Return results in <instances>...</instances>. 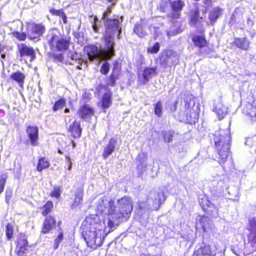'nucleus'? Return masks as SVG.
I'll return each mask as SVG.
<instances>
[{
	"instance_id": "49530a36",
	"label": "nucleus",
	"mask_w": 256,
	"mask_h": 256,
	"mask_svg": "<svg viewBox=\"0 0 256 256\" xmlns=\"http://www.w3.org/2000/svg\"><path fill=\"white\" fill-rule=\"evenodd\" d=\"M110 69V65L108 62H104L102 66L100 72L103 74H106Z\"/></svg>"
},
{
	"instance_id": "c9c22d12",
	"label": "nucleus",
	"mask_w": 256,
	"mask_h": 256,
	"mask_svg": "<svg viewBox=\"0 0 256 256\" xmlns=\"http://www.w3.org/2000/svg\"><path fill=\"white\" fill-rule=\"evenodd\" d=\"M89 21L92 24V28L94 31L96 32H98L99 31L98 26L96 24V22L98 21V18L95 16H90L89 17Z\"/></svg>"
},
{
	"instance_id": "58836bf2",
	"label": "nucleus",
	"mask_w": 256,
	"mask_h": 256,
	"mask_svg": "<svg viewBox=\"0 0 256 256\" xmlns=\"http://www.w3.org/2000/svg\"><path fill=\"white\" fill-rule=\"evenodd\" d=\"M61 195V190L59 186H54L53 190L50 194V196L52 198H59Z\"/></svg>"
},
{
	"instance_id": "39448f33",
	"label": "nucleus",
	"mask_w": 256,
	"mask_h": 256,
	"mask_svg": "<svg viewBox=\"0 0 256 256\" xmlns=\"http://www.w3.org/2000/svg\"><path fill=\"white\" fill-rule=\"evenodd\" d=\"M50 50L52 52L54 62L59 64L64 60V38L53 34L48 42Z\"/></svg>"
},
{
	"instance_id": "5701e85b",
	"label": "nucleus",
	"mask_w": 256,
	"mask_h": 256,
	"mask_svg": "<svg viewBox=\"0 0 256 256\" xmlns=\"http://www.w3.org/2000/svg\"><path fill=\"white\" fill-rule=\"evenodd\" d=\"M192 256H214L212 254L210 247L204 246L196 250Z\"/></svg>"
},
{
	"instance_id": "a18cd8bd",
	"label": "nucleus",
	"mask_w": 256,
	"mask_h": 256,
	"mask_svg": "<svg viewBox=\"0 0 256 256\" xmlns=\"http://www.w3.org/2000/svg\"><path fill=\"white\" fill-rule=\"evenodd\" d=\"M160 50V44L156 42L152 46L148 48V52L150 54H156Z\"/></svg>"
},
{
	"instance_id": "6e6d98bb",
	"label": "nucleus",
	"mask_w": 256,
	"mask_h": 256,
	"mask_svg": "<svg viewBox=\"0 0 256 256\" xmlns=\"http://www.w3.org/2000/svg\"><path fill=\"white\" fill-rule=\"evenodd\" d=\"M184 102H186V104H185L186 108L188 109L190 107V106H191L190 102H188V99L186 100H185Z\"/></svg>"
},
{
	"instance_id": "c85d7f7f",
	"label": "nucleus",
	"mask_w": 256,
	"mask_h": 256,
	"mask_svg": "<svg viewBox=\"0 0 256 256\" xmlns=\"http://www.w3.org/2000/svg\"><path fill=\"white\" fill-rule=\"evenodd\" d=\"M82 196L83 190L82 189L78 190L75 194L74 202L72 206V208H74L78 206L82 202Z\"/></svg>"
},
{
	"instance_id": "6ab92c4d",
	"label": "nucleus",
	"mask_w": 256,
	"mask_h": 256,
	"mask_svg": "<svg viewBox=\"0 0 256 256\" xmlns=\"http://www.w3.org/2000/svg\"><path fill=\"white\" fill-rule=\"evenodd\" d=\"M68 130L74 138H80L82 134V128H80V122H74L72 125L70 126Z\"/></svg>"
},
{
	"instance_id": "4468645a",
	"label": "nucleus",
	"mask_w": 256,
	"mask_h": 256,
	"mask_svg": "<svg viewBox=\"0 0 256 256\" xmlns=\"http://www.w3.org/2000/svg\"><path fill=\"white\" fill-rule=\"evenodd\" d=\"M213 110L217 114L219 119H222L226 116L228 108L223 104L222 100L218 99L214 102Z\"/></svg>"
},
{
	"instance_id": "5fc2aeb1",
	"label": "nucleus",
	"mask_w": 256,
	"mask_h": 256,
	"mask_svg": "<svg viewBox=\"0 0 256 256\" xmlns=\"http://www.w3.org/2000/svg\"><path fill=\"white\" fill-rule=\"evenodd\" d=\"M232 251H233L234 253L236 256H241V254L242 252V249H240V250H236V248H234L232 249Z\"/></svg>"
},
{
	"instance_id": "052dcab7",
	"label": "nucleus",
	"mask_w": 256,
	"mask_h": 256,
	"mask_svg": "<svg viewBox=\"0 0 256 256\" xmlns=\"http://www.w3.org/2000/svg\"><path fill=\"white\" fill-rule=\"evenodd\" d=\"M58 152L60 154H62V152L60 150H58Z\"/></svg>"
},
{
	"instance_id": "603ef678",
	"label": "nucleus",
	"mask_w": 256,
	"mask_h": 256,
	"mask_svg": "<svg viewBox=\"0 0 256 256\" xmlns=\"http://www.w3.org/2000/svg\"><path fill=\"white\" fill-rule=\"evenodd\" d=\"M65 162H66L68 164V169L70 170L72 167V162L70 160V158L65 156Z\"/></svg>"
},
{
	"instance_id": "79ce46f5",
	"label": "nucleus",
	"mask_w": 256,
	"mask_h": 256,
	"mask_svg": "<svg viewBox=\"0 0 256 256\" xmlns=\"http://www.w3.org/2000/svg\"><path fill=\"white\" fill-rule=\"evenodd\" d=\"M207 220L206 217L199 216L196 218V228H202L205 230V226L203 224V222H205Z\"/></svg>"
},
{
	"instance_id": "f8f14e48",
	"label": "nucleus",
	"mask_w": 256,
	"mask_h": 256,
	"mask_svg": "<svg viewBox=\"0 0 256 256\" xmlns=\"http://www.w3.org/2000/svg\"><path fill=\"white\" fill-rule=\"evenodd\" d=\"M56 220L54 216L49 215L48 216L44 217L40 233L42 234L49 233L56 228Z\"/></svg>"
},
{
	"instance_id": "2eb2a0df",
	"label": "nucleus",
	"mask_w": 256,
	"mask_h": 256,
	"mask_svg": "<svg viewBox=\"0 0 256 256\" xmlns=\"http://www.w3.org/2000/svg\"><path fill=\"white\" fill-rule=\"evenodd\" d=\"M10 78L13 81L16 82L20 87L22 88L24 87V80L26 78L25 74L24 73L17 70L12 73Z\"/></svg>"
},
{
	"instance_id": "f257e3e1",
	"label": "nucleus",
	"mask_w": 256,
	"mask_h": 256,
	"mask_svg": "<svg viewBox=\"0 0 256 256\" xmlns=\"http://www.w3.org/2000/svg\"><path fill=\"white\" fill-rule=\"evenodd\" d=\"M96 210L106 215L108 226L112 228L122 220L129 218L132 210V201L128 196L118 199L116 202L111 198L103 196L100 198L96 204Z\"/></svg>"
},
{
	"instance_id": "bb28decb",
	"label": "nucleus",
	"mask_w": 256,
	"mask_h": 256,
	"mask_svg": "<svg viewBox=\"0 0 256 256\" xmlns=\"http://www.w3.org/2000/svg\"><path fill=\"white\" fill-rule=\"evenodd\" d=\"M50 166L48 160L44 157H42L38 158L36 166V170L41 172L42 170L48 168Z\"/></svg>"
},
{
	"instance_id": "473e14b6",
	"label": "nucleus",
	"mask_w": 256,
	"mask_h": 256,
	"mask_svg": "<svg viewBox=\"0 0 256 256\" xmlns=\"http://www.w3.org/2000/svg\"><path fill=\"white\" fill-rule=\"evenodd\" d=\"M184 6V2L180 0L174 1L171 4L173 10L176 12H180Z\"/></svg>"
},
{
	"instance_id": "864d4df0",
	"label": "nucleus",
	"mask_w": 256,
	"mask_h": 256,
	"mask_svg": "<svg viewBox=\"0 0 256 256\" xmlns=\"http://www.w3.org/2000/svg\"><path fill=\"white\" fill-rule=\"evenodd\" d=\"M190 117L192 118L190 120L191 122H194L196 120L198 119V114L196 113H194L190 115Z\"/></svg>"
},
{
	"instance_id": "cd10ccee",
	"label": "nucleus",
	"mask_w": 256,
	"mask_h": 256,
	"mask_svg": "<svg viewBox=\"0 0 256 256\" xmlns=\"http://www.w3.org/2000/svg\"><path fill=\"white\" fill-rule=\"evenodd\" d=\"M192 41L196 46L200 48L204 47L207 44L204 36L202 35L194 36Z\"/></svg>"
},
{
	"instance_id": "a878e982",
	"label": "nucleus",
	"mask_w": 256,
	"mask_h": 256,
	"mask_svg": "<svg viewBox=\"0 0 256 256\" xmlns=\"http://www.w3.org/2000/svg\"><path fill=\"white\" fill-rule=\"evenodd\" d=\"M181 31L179 22H172L170 30L167 31V34L168 36H173L180 33Z\"/></svg>"
},
{
	"instance_id": "69168bd1",
	"label": "nucleus",
	"mask_w": 256,
	"mask_h": 256,
	"mask_svg": "<svg viewBox=\"0 0 256 256\" xmlns=\"http://www.w3.org/2000/svg\"><path fill=\"white\" fill-rule=\"evenodd\" d=\"M122 16H121V18H120L121 22H122Z\"/></svg>"
},
{
	"instance_id": "20e7f679",
	"label": "nucleus",
	"mask_w": 256,
	"mask_h": 256,
	"mask_svg": "<svg viewBox=\"0 0 256 256\" xmlns=\"http://www.w3.org/2000/svg\"><path fill=\"white\" fill-rule=\"evenodd\" d=\"M215 146L220 158V163H224L227 160L230 147V136L228 130H220L214 140Z\"/></svg>"
},
{
	"instance_id": "0eeeda50",
	"label": "nucleus",
	"mask_w": 256,
	"mask_h": 256,
	"mask_svg": "<svg viewBox=\"0 0 256 256\" xmlns=\"http://www.w3.org/2000/svg\"><path fill=\"white\" fill-rule=\"evenodd\" d=\"M250 233L248 234V242H244V248L246 252L250 253L256 250V218H251L249 220Z\"/></svg>"
},
{
	"instance_id": "dca6fc26",
	"label": "nucleus",
	"mask_w": 256,
	"mask_h": 256,
	"mask_svg": "<svg viewBox=\"0 0 256 256\" xmlns=\"http://www.w3.org/2000/svg\"><path fill=\"white\" fill-rule=\"evenodd\" d=\"M117 143L116 139L112 138L110 139L108 144L104 148L102 156L106 159L114 151Z\"/></svg>"
},
{
	"instance_id": "f03ea898",
	"label": "nucleus",
	"mask_w": 256,
	"mask_h": 256,
	"mask_svg": "<svg viewBox=\"0 0 256 256\" xmlns=\"http://www.w3.org/2000/svg\"><path fill=\"white\" fill-rule=\"evenodd\" d=\"M118 23V22L114 20L106 21L104 37L106 45L104 48H98L97 46L94 44H89L84 46V50L90 61L96 60L100 62L102 60L110 59L114 55V36L118 34L119 38L120 34Z\"/></svg>"
},
{
	"instance_id": "ea45409f",
	"label": "nucleus",
	"mask_w": 256,
	"mask_h": 256,
	"mask_svg": "<svg viewBox=\"0 0 256 256\" xmlns=\"http://www.w3.org/2000/svg\"><path fill=\"white\" fill-rule=\"evenodd\" d=\"M154 113L158 117L162 116V105L160 101L157 102L154 105Z\"/></svg>"
},
{
	"instance_id": "37998d69",
	"label": "nucleus",
	"mask_w": 256,
	"mask_h": 256,
	"mask_svg": "<svg viewBox=\"0 0 256 256\" xmlns=\"http://www.w3.org/2000/svg\"><path fill=\"white\" fill-rule=\"evenodd\" d=\"M50 12L53 16H60L64 20V12L62 9L56 10L54 8H51L50 9Z\"/></svg>"
},
{
	"instance_id": "aec40b11",
	"label": "nucleus",
	"mask_w": 256,
	"mask_h": 256,
	"mask_svg": "<svg viewBox=\"0 0 256 256\" xmlns=\"http://www.w3.org/2000/svg\"><path fill=\"white\" fill-rule=\"evenodd\" d=\"M244 113L252 118V122L256 121V106H254L252 104H248L245 108L243 110Z\"/></svg>"
},
{
	"instance_id": "a19ab883",
	"label": "nucleus",
	"mask_w": 256,
	"mask_h": 256,
	"mask_svg": "<svg viewBox=\"0 0 256 256\" xmlns=\"http://www.w3.org/2000/svg\"><path fill=\"white\" fill-rule=\"evenodd\" d=\"M200 20L199 12L198 10H195L190 16V24L195 25Z\"/></svg>"
},
{
	"instance_id": "338daca9",
	"label": "nucleus",
	"mask_w": 256,
	"mask_h": 256,
	"mask_svg": "<svg viewBox=\"0 0 256 256\" xmlns=\"http://www.w3.org/2000/svg\"><path fill=\"white\" fill-rule=\"evenodd\" d=\"M66 16H65V21H64V22H65V23L66 22Z\"/></svg>"
},
{
	"instance_id": "de8ad7c7",
	"label": "nucleus",
	"mask_w": 256,
	"mask_h": 256,
	"mask_svg": "<svg viewBox=\"0 0 256 256\" xmlns=\"http://www.w3.org/2000/svg\"><path fill=\"white\" fill-rule=\"evenodd\" d=\"M174 132L172 131H166L163 132V136L164 141L167 142H170L172 140V137Z\"/></svg>"
},
{
	"instance_id": "1a4fd4ad",
	"label": "nucleus",
	"mask_w": 256,
	"mask_h": 256,
	"mask_svg": "<svg viewBox=\"0 0 256 256\" xmlns=\"http://www.w3.org/2000/svg\"><path fill=\"white\" fill-rule=\"evenodd\" d=\"M26 26L28 36L31 40L38 39L46 30L44 26L42 23L28 22L26 24Z\"/></svg>"
},
{
	"instance_id": "8fccbe9b",
	"label": "nucleus",
	"mask_w": 256,
	"mask_h": 256,
	"mask_svg": "<svg viewBox=\"0 0 256 256\" xmlns=\"http://www.w3.org/2000/svg\"><path fill=\"white\" fill-rule=\"evenodd\" d=\"M63 239V234L62 232H60L54 240V244L55 246L54 247V249H56L58 248L59 244L62 241Z\"/></svg>"
},
{
	"instance_id": "4be33fe9",
	"label": "nucleus",
	"mask_w": 256,
	"mask_h": 256,
	"mask_svg": "<svg viewBox=\"0 0 256 256\" xmlns=\"http://www.w3.org/2000/svg\"><path fill=\"white\" fill-rule=\"evenodd\" d=\"M112 93L108 92L104 94L102 98V106L103 109L109 108L112 104Z\"/></svg>"
},
{
	"instance_id": "a211bd4d",
	"label": "nucleus",
	"mask_w": 256,
	"mask_h": 256,
	"mask_svg": "<svg viewBox=\"0 0 256 256\" xmlns=\"http://www.w3.org/2000/svg\"><path fill=\"white\" fill-rule=\"evenodd\" d=\"M222 9L220 8L216 7L213 8L209 14L208 20L210 21L208 24L213 25L222 14Z\"/></svg>"
},
{
	"instance_id": "c03bdc74",
	"label": "nucleus",
	"mask_w": 256,
	"mask_h": 256,
	"mask_svg": "<svg viewBox=\"0 0 256 256\" xmlns=\"http://www.w3.org/2000/svg\"><path fill=\"white\" fill-rule=\"evenodd\" d=\"M110 12H111V8H108V10H106V12H104L103 13L102 19L105 20V22H104V26H106V21H107L108 20H112V19H109V18H107L108 14H110ZM113 20H118V27L120 28V32H122V28H121V26H120V22L119 20L116 19V18H114Z\"/></svg>"
},
{
	"instance_id": "2f4dec72",
	"label": "nucleus",
	"mask_w": 256,
	"mask_h": 256,
	"mask_svg": "<svg viewBox=\"0 0 256 256\" xmlns=\"http://www.w3.org/2000/svg\"><path fill=\"white\" fill-rule=\"evenodd\" d=\"M6 236L8 240H10L14 236L13 226L10 223H8L6 226Z\"/></svg>"
},
{
	"instance_id": "412c9836",
	"label": "nucleus",
	"mask_w": 256,
	"mask_h": 256,
	"mask_svg": "<svg viewBox=\"0 0 256 256\" xmlns=\"http://www.w3.org/2000/svg\"><path fill=\"white\" fill-rule=\"evenodd\" d=\"M54 208L53 202L49 200L47 201L40 208L41 214L44 216H48Z\"/></svg>"
},
{
	"instance_id": "4d7b16f0",
	"label": "nucleus",
	"mask_w": 256,
	"mask_h": 256,
	"mask_svg": "<svg viewBox=\"0 0 256 256\" xmlns=\"http://www.w3.org/2000/svg\"><path fill=\"white\" fill-rule=\"evenodd\" d=\"M4 46L1 44L0 42V54H1L4 50Z\"/></svg>"
},
{
	"instance_id": "6e6552de",
	"label": "nucleus",
	"mask_w": 256,
	"mask_h": 256,
	"mask_svg": "<svg viewBox=\"0 0 256 256\" xmlns=\"http://www.w3.org/2000/svg\"><path fill=\"white\" fill-rule=\"evenodd\" d=\"M160 64L164 67H170L179 63L178 54L171 50H166L162 52L160 58Z\"/></svg>"
},
{
	"instance_id": "680f3d73",
	"label": "nucleus",
	"mask_w": 256,
	"mask_h": 256,
	"mask_svg": "<svg viewBox=\"0 0 256 256\" xmlns=\"http://www.w3.org/2000/svg\"><path fill=\"white\" fill-rule=\"evenodd\" d=\"M64 112H65V113H66L67 112H69V110L68 109V108H65Z\"/></svg>"
},
{
	"instance_id": "f3484780",
	"label": "nucleus",
	"mask_w": 256,
	"mask_h": 256,
	"mask_svg": "<svg viewBox=\"0 0 256 256\" xmlns=\"http://www.w3.org/2000/svg\"><path fill=\"white\" fill-rule=\"evenodd\" d=\"M78 116L82 118H86L94 114V110L88 104H84L80 108L78 112Z\"/></svg>"
},
{
	"instance_id": "9b49d317",
	"label": "nucleus",
	"mask_w": 256,
	"mask_h": 256,
	"mask_svg": "<svg viewBox=\"0 0 256 256\" xmlns=\"http://www.w3.org/2000/svg\"><path fill=\"white\" fill-rule=\"evenodd\" d=\"M26 132L28 138V142L32 146H38V128L36 126L30 125L26 128Z\"/></svg>"
},
{
	"instance_id": "7ed1b4c3",
	"label": "nucleus",
	"mask_w": 256,
	"mask_h": 256,
	"mask_svg": "<svg viewBox=\"0 0 256 256\" xmlns=\"http://www.w3.org/2000/svg\"><path fill=\"white\" fill-rule=\"evenodd\" d=\"M80 230L88 246L95 249L104 240V226L97 218L88 217L82 222Z\"/></svg>"
},
{
	"instance_id": "7c9ffc66",
	"label": "nucleus",
	"mask_w": 256,
	"mask_h": 256,
	"mask_svg": "<svg viewBox=\"0 0 256 256\" xmlns=\"http://www.w3.org/2000/svg\"><path fill=\"white\" fill-rule=\"evenodd\" d=\"M200 204L203 209L206 210L208 208L214 206V205L210 201L208 198L204 196L200 200Z\"/></svg>"
},
{
	"instance_id": "9d476101",
	"label": "nucleus",
	"mask_w": 256,
	"mask_h": 256,
	"mask_svg": "<svg viewBox=\"0 0 256 256\" xmlns=\"http://www.w3.org/2000/svg\"><path fill=\"white\" fill-rule=\"evenodd\" d=\"M17 56L21 60L27 58L29 59L30 62H32L36 58L34 48L26 44L21 43L17 44Z\"/></svg>"
},
{
	"instance_id": "e2e57ef3",
	"label": "nucleus",
	"mask_w": 256,
	"mask_h": 256,
	"mask_svg": "<svg viewBox=\"0 0 256 256\" xmlns=\"http://www.w3.org/2000/svg\"><path fill=\"white\" fill-rule=\"evenodd\" d=\"M64 46H65V50L66 49V41L65 40V45H64Z\"/></svg>"
},
{
	"instance_id": "0e129e2a",
	"label": "nucleus",
	"mask_w": 256,
	"mask_h": 256,
	"mask_svg": "<svg viewBox=\"0 0 256 256\" xmlns=\"http://www.w3.org/2000/svg\"><path fill=\"white\" fill-rule=\"evenodd\" d=\"M108 0V2H112L113 0Z\"/></svg>"
},
{
	"instance_id": "09e8293b",
	"label": "nucleus",
	"mask_w": 256,
	"mask_h": 256,
	"mask_svg": "<svg viewBox=\"0 0 256 256\" xmlns=\"http://www.w3.org/2000/svg\"><path fill=\"white\" fill-rule=\"evenodd\" d=\"M116 78L114 74H111L108 80L107 84L112 86H114L116 82Z\"/></svg>"
},
{
	"instance_id": "13d9d810",
	"label": "nucleus",
	"mask_w": 256,
	"mask_h": 256,
	"mask_svg": "<svg viewBox=\"0 0 256 256\" xmlns=\"http://www.w3.org/2000/svg\"><path fill=\"white\" fill-rule=\"evenodd\" d=\"M1 54V57L2 58H6V55L4 54H2V52L1 54Z\"/></svg>"
},
{
	"instance_id": "393cba45",
	"label": "nucleus",
	"mask_w": 256,
	"mask_h": 256,
	"mask_svg": "<svg viewBox=\"0 0 256 256\" xmlns=\"http://www.w3.org/2000/svg\"><path fill=\"white\" fill-rule=\"evenodd\" d=\"M234 44L238 48L246 50L248 48L250 42L245 38H236L234 40Z\"/></svg>"
},
{
	"instance_id": "b1692460",
	"label": "nucleus",
	"mask_w": 256,
	"mask_h": 256,
	"mask_svg": "<svg viewBox=\"0 0 256 256\" xmlns=\"http://www.w3.org/2000/svg\"><path fill=\"white\" fill-rule=\"evenodd\" d=\"M156 68H146L143 71V78L146 81H148L152 76L156 74Z\"/></svg>"
},
{
	"instance_id": "c756f323",
	"label": "nucleus",
	"mask_w": 256,
	"mask_h": 256,
	"mask_svg": "<svg viewBox=\"0 0 256 256\" xmlns=\"http://www.w3.org/2000/svg\"><path fill=\"white\" fill-rule=\"evenodd\" d=\"M138 160L139 161L140 166L138 165V167L140 168L142 170L146 168V161L148 156L144 152L140 153L138 156Z\"/></svg>"
},
{
	"instance_id": "72a5a7b5",
	"label": "nucleus",
	"mask_w": 256,
	"mask_h": 256,
	"mask_svg": "<svg viewBox=\"0 0 256 256\" xmlns=\"http://www.w3.org/2000/svg\"><path fill=\"white\" fill-rule=\"evenodd\" d=\"M64 106V98L60 97L58 100L55 102L52 108V110L54 112H56L62 109Z\"/></svg>"
},
{
	"instance_id": "423d86ee",
	"label": "nucleus",
	"mask_w": 256,
	"mask_h": 256,
	"mask_svg": "<svg viewBox=\"0 0 256 256\" xmlns=\"http://www.w3.org/2000/svg\"><path fill=\"white\" fill-rule=\"evenodd\" d=\"M14 253L16 256H26L30 252L32 246L30 244L27 236L24 233H20L15 240Z\"/></svg>"
},
{
	"instance_id": "ddd939ff",
	"label": "nucleus",
	"mask_w": 256,
	"mask_h": 256,
	"mask_svg": "<svg viewBox=\"0 0 256 256\" xmlns=\"http://www.w3.org/2000/svg\"><path fill=\"white\" fill-rule=\"evenodd\" d=\"M150 198L153 200V205L155 210L159 209L160 205L164 202L166 197L164 192L162 191H153L150 194Z\"/></svg>"
},
{
	"instance_id": "bf43d9fd",
	"label": "nucleus",
	"mask_w": 256,
	"mask_h": 256,
	"mask_svg": "<svg viewBox=\"0 0 256 256\" xmlns=\"http://www.w3.org/2000/svg\"><path fill=\"white\" fill-rule=\"evenodd\" d=\"M176 103H177V102H176L174 104V107L173 111H175V110H176Z\"/></svg>"
},
{
	"instance_id": "4c0bfd02",
	"label": "nucleus",
	"mask_w": 256,
	"mask_h": 256,
	"mask_svg": "<svg viewBox=\"0 0 256 256\" xmlns=\"http://www.w3.org/2000/svg\"><path fill=\"white\" fill-rule=\"evenodd\" d=\"M8 178V175L6 173L0 175V194L4 190Z\"/></svg>"
},
{
	"instance_id": "3c124183",
	"label": "nucleus",
	"mask_w": 256,
	"mask_h": 256,
	"mask_svg": "<svg viewBox=\"0 0 256 256\" xmlns=\"http://www.w3.org/2000/svg\"><path fill=\"white\" fill-rule=\"evenodd\" d=\"M78 63L80 64V65H78L77 66V68L78 69H82L83 68H86V62H84L82 60H80L78 61Z\"/></svg>"
},
{
	"instance_id": "e433bc0d",
	"label": "nucleus",
	"mask_w": 256,
	"mask_h": 256,
	"mask_svg": "<svg viewBox=\"0 0 256 256\" xmlns=\"http://www.w3.org/2000/svg\"><path fill=\"white\" fill-rule=\"evenodd\" d=\"M12 34L19 41H24L28 36V34L25 32H20L18 31L14 32Z\"/></svg>"
},
{
	"instance_id": "f704fd0d",
	"label": "nucleus",
	"mask_w": 256,
	"mask_h": 256,
	"mask_svg": "<svg viewBox=\"0 0 256 256\" xmlns=\"http://www.w3.org/2000/svg\"><path fill=\"white\" fill-rule=\"evenodd\" d=\"M134 32L140 38H142L146 35V32L144 30L142 24H136L134 28Z\"/></svg>"
}]
</instances>
